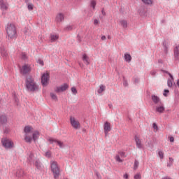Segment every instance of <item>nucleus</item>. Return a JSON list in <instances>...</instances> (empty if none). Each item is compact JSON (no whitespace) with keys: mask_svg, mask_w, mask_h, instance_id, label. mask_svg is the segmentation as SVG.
I'll list each match as a JSON object with an SVG mask.
<instances>
[{"mask_svg":"<svg viewBox=\"0 0 179 179\" xmlns=\"http://www.w3.org/2000/svg\"><path fill=\"white\" fill-rule=\"evenodd\" d=\"M83 61L86 64V65H89L90 64V62L89 61V57H87V55L84 54L83 55Z\"/></svg>","mask_w":179,"mask_h":179,"instance_id":"obj_23","label":"nucleus"},{"mask_svg":"<svg viewBox=\"0 0 179 179\" xmlns=\"http://www.w3.org/2000/svg\"><path fill=\"white\" fill-rule=\"evenodd\" d=\"M158 155L159 156V159H164V152L163 151H159Z\"/></svg>","mask_w":179,"mask_h":179,"instance_id":"obj_31","label":"nucleus"},{"mask_svg":"<svg viewBox=\"0 0 179 179\" xmlns=\"http://www.w3.org/2000/svg\"><path fill=\"white\" fill-rule=\"evenodd\" d=\"M71 92L75 96L76 94H78V90H76V87H71Z\"/></svg>","mask_w":179,"mask_h":179,"instance_id":"obj_33","label":"nucleus"},{"mask_svg":"<svg viewBox=\"0 0 179 179\" xmlns=\"http://www.w3.org/2000/svg\"><path fill=\"white\" fill-rule=\"evenodd\" d=\"M99 23H100V20H97V19H95V20H94V24L95 26H97V24H99Z\"/></svg>","mask_w":179,"mask_h":179,"instance_id":"obj_41","label":"nucleus"},{"mask_svg":"<svg viewBox=\"0 0 179 179\" xmlns=\"http://www.w3.org/2000/svg\"><path fill=\"white\" fill-rule=\"evenodd\" d=\"M69 87V85L64 83L60 86L56 87L55 89V92H56V93H62V92L68 90Z\"/></svg>","mask_w":179,"mask_h":179,"instance_id":"obj_8","label":"nucleus"},{"mask_svg":"<svg viewBox=\"0 0 179 179\" xmlns=\"http://www.w3.org/2000/svg\"><path fill=\"white\" fill-rule=\"evenodd\" d=\"M50 80V73H45L42 75L41 83L43 86H47L48 85V81Z\"/></svg>","mask_w":179,"mask_h":179,"instance_id":"obj_9","label":"nucleus"},{"mask_svg":"<svg viewBox=\"0 0 179 179\" xmlns=\"http://www.w3.org/2000/svg\"><path fill=\"white\" fill-rule=\"evenodd\" d=\"M170 79L168 80L167 85L169 87H173V82H174V78L171 74H169Z\"/></svg>","mask_w":179,"mask_h":179,"instance_id":"obj_18","label":"nucleus"},{"mask_svg":"<svg viewBox=\"0 0 179 179\" xmlns=\"http://www.w3.org/2000/svg\"><path fill=\"white\" fill-rule=\"evenodd\" d=\"M141 16H145V13H142V11L140 12Z\"/></svg>","mask_w":179,"mask_h":179,"instance_id":"obj_52","label":"nucleus"},{"mask_svg":"<svg viewBox=\"0 0 179 179\" xmlns=\"http://www.w3.org/2000/svg\"><path fill=\"white\" fill-rule=\"evenodd\" d=\"M117 155H120L122 159L123 157H125V152H120Z\"/></svg>","mask_w":179,"mask_h":179,"instance_id":"obj_38","label":"nucleus"},{"mask_svg":"<svg viewBox=\"0 0 179 179\" xmlns=\"http://www.w3.org/2000/svg\"><path fill=\"white\" fill-rule=\"evenodd\" d=\"M96 3L95 1H93L91 2V6H92V8H93V9H94V8H96Z\"/></svg>","mask_w":179,"mask_h":179,"instance_id":"obj_39","label":"nucleus"},{"mask_svg":"<svg viewBox=\"0 0 179 179\" xmlns=\"http://www.w3.org/2000/svg\"><path fill=\"white\" fill-rule=\"evenodd\" d=\"M177 86L179 87V80H177Z\"/></svg>","mask_w":179,"mask_h":179,"instance_id":"obj_53","label":"nucleus"},{"mask_svg":"<svg viewBox=\"0 0 179 179\" xmlns=\"http://www.w3.org/2000/svg\"><path fill=\"white\" fill-rule=\"evenodd\" d=\"M1 55H3V57H7L8 56V53L6 52H1Z\"/></svg>","mask_w":179,"mask_h":179,"instance_id":"obj_45","label":"nucleus"},{"mask_svg":"<svg viewBox=\"0 0 179 179\" xmlns=\"http://www.w3.org/2000/svg\"><path fill=\"white\" fill-rule=\"evenodd\" d=\"M50 96L52 99V100H54V101H58V96H57V94L54 92H51L50 94Z\"/></svg>","mask_w":179,"mask_h":179,"instance_id":"obj_26","label":"nucleus"},{"mask_svg":"<svg viewBox=\"0 0 179 179\" xmlns=\"http://www.w3.org/2000/svg\"><path fill=\"white\" fill-rule=\"evenodd\" d=\"M0 122L1 124H6L8 122V117L6 115H1L0 117Z\"/></svg>","mask_w":179,"mask_h":179,"instance_id":"obj_24","label":"nucleus"},{"mask_svg":"<svg viewBox=\"0 0 179 179\" xmlns=\"http://www.w3.org/2000/svg\"><path fill=\"white\" fill-rule=\"evenodd\" d=\"M27 8L29 10H33V9H34V5L31 3H29L27 4Z\"/></svg>","mask_w":179,"mask_h":179,"instance_id":"obj_29","label":"nucleus"},{"mask_svg":"<svg viewBox=\"0 0 179 179\" xmlns=\"http://www.w3.org/2000/svg\"><path fill=\"white\" fill-rule=\"evenodd\" d=\"M17 177H20V175L17 174Z\"/></svg>","mask_w":179,"mask_h":179,"instance_id":"obj_56","label":"nucleus"},{"mask_svg":"<svg viewBox=\"0 0 179 179\" xmlns=\"http://www.w3.org/2000/svg\"><path fill=\"white\" fill-rule=\"evenodd\" d=\"M163 47L164 48V50L167 52V50L169 48V44H167V43H163Z\"/></svg>","mask_w":179,"mask_h":179,"instance_id":"obj_35","label":"nucleus"},{"mask_svg":"<svg viewBox=\"0 0 179 179\" xmlns=\"http://www.w3.org/2000/svg\"><path fill=\"white\" fill-rule=\"evenodd\" d=\"M48 141L49 142V143H50V145H57V146H59L60 148V149H62V148H64V142L55 139L54 138H48Z\"/></svg>","mask_w":179,"mask_h":179,"instance_id":"obj_7","label":"nucleus"},{"mask_svg":"<svg viewBox=\"0 0 179 179\" xmlns=\"http://www.w3.org/2000/svg\"><path fill=\"white\" fill-rule=\"evenodd\" d=\"M124 86L127 87L128 86V82L127 80H124L123 83Z\"/></svg>","mask_w":179,"mask_h":179,"instance_id":"obj_48","label":"nucleus"},{"mask_svg":"<svg viewBox=\"0 0 179 179\" xmlns=\"http://www.w3.org/2000/svg\"><path fill=\"white\" fill-rule=\"evenodd\" d=\"M115 159L118 163H122V158L118 154L115 156Z\"/></svg>","mask_w":179,"mask_h":179,"instance_id":"obj_28","label":"nucleus"},{"mask_svg":"<svg viewBox=\"0 0 179 179\" xmlns=\"http://www.w3.org/2000/svg\"><path fill=\"white\" fill-rule=\"evenodd\" d=\"M45 157H51V152L48 151L45 152Z\"/></svg>","mask_w":179,"mask_h":179,"instance_id":"obj_42","label":"nucleus"},{"mask_svg":"<svg viewBox=\"0 0 179 179\" xmlns=\"http://www.w3.org/2000/svg\"><path fill=\"white\" fill-rule=\"evenodd\" d=\"M6 31L8 38L10 40H13L17 36L16 26L12 23L7 24L6 27Z\"/></svg>","mask_w":179,"mask_h":179,"instance_id":"obj_2","label":"nucleus"},{"mask_svg":"<svg viewBox=\"0 0 179 179\" xmlns=\"http://www.w3.org/2000/svg\"><path fill=\"white\" fill-rule=\"evenodd\" d=\"M24 139L27 143H31L32 141L36 142L40 138V131H35L33 132V127L26 126L24 129Z\"/></svg>","mask_w":179,"mask_h":179,"instance_id":"obj_1","label":"nucleus"},{"mask_svg":"<svg viewBox=\"0 0 179 179\" xmlns=\"http://www.w3.org/2000/svg\"><path fill=\"white\" fill-rule=\"evenodd\" d=\"M103 131L105 132L106 136H107V135H108V132H110V131H111V124H110V122H106L104 123Z\"/></svg>","mask_w":179,"mask_h":179,"instance_id":"obj_11","label":"nucleus"},{"mask_svg":"<svg viewBox=\"0 0 179 179\" xmlns=\"http://www.w3.org/2000/svg\"><path fill=\"white\" fill-rule=\"evenodd\" d=\"M173 163H174V159H173V158H169V161L168 162L167 166L171 167V166H173Z\"/></svg>","mask_w":179,"mask_h":179,"instance_id":"obj_30","label":"nucleus"},{"mask_svg":"<svg viewBox=\"0 0 179 179\" xmlns=\"http://www.w3.org/2000/svg\"><path fill=\"white\" fill-rule=\"evenodd\" d=\"M142 178V176H141L140 173H137L134 176V179H141Z\"/></svg>","mask_w":179,"mask_h":179,"instance_id":"obj_36","label":"nucleus"},{"mask_svg":"<svg viewBox=\"0 0 179 179\" xmlns=\"http://www.w3.org/2000/svg\"><path fill=\"white\" fill-rule=\"evenodd\" d=\"M38 64H40L41 66H44V62L41 59H38L37 62Z\"/></svg>","mask_w":179,"mask_h":179,"instance_id":"obj_40","label":"nucleus"},{"mask_svg":"<svg viewBox=\"0 0 179 179\" xmlns=\"http://www.w3.org/2000/svg\"><path fill=\"white\" fill-rule=\"evenodd\" d=\"M136 146L138 149H142L143 148V145H142V141L141 139H139L138 137H136L135 138Z\"/></svg>","mask_w":179,"mask_h":179,"instance_id":"obj_14","label":"nucleus"},{"mask_svg":"<svg viewBox=\"0 0 179 179\" xmlns=\"http://www.w3.org/2000/svg\"><path fill=\"white\" fill-rule=\"evenodd\" d=\"M152 127L155 131H157V129H159V128L157 127V124H156V123H153Z\"/></svg>","mask_w":179,"mask_h":179,"instance_id":"obj_44","label":"nucleus"},{"mask_svg":"<svg viewBox=\"0 0 179 179\" xmlns=\"http://www.w3.org/2000/svg\"><path fill=\"white\" fill-rule=\"evenodd\" d=\"M170 91H169V90H164V92L163 94V95L165 96V97H167V93H169Z\"/></svg>","mask_w":179,"mask_h":179,"instance_id":"obj_43","label":"nucleus"},{"mask_svg":"<svg viewBox=\"0 0 179 179\" xmlns=\"http://www.w3.org/2000/svg\"><path fill=\"white\" fill-rule=\"evenodd\" d=\"M33 164L38 169V170L41 169V163L40 162V160L36 159L34 160V162H32Z\"/></svg>","mask_w":179,"mask_h":179,"instance_id":"obj_15","label":"nucleus"},{"mask_svg":"<svg viewBox=\"0 0 179 179\" xmlns=\"http://www.w3.org/2000/svg\"><path fill=\"white\" fill-rule=\"evenodd\" d=\"M152 100L155 104H157V103L160 102V98L156 95H152Z\"/></svg>","mask_w":179,"mask_h":179,"instance_id":"obj_21","label":"nucleus"},{"mask_svg":"<svg viewBox=\"0 0 179 179\" xmlns=\"http://www.w3.org/2000/svg\"><path fill=\"white\" fill-rule=\"evenodd\" d=\"M59 38V36L58 34H51L50 35V42L54 43L57 41Z\"/></svg>","mask_w":179,"mask_h":179,"instance_id":"obj_17","label":"nucleus"},{"mask_svg":"<svg viewBox=\"0 0 179 179\" xmlns=\"http://www.w3.org/2000/svg\"><path fill=\"white\" fill-rule=\"evenodd\" d=\"M120 26L123 27V29H127L128 27V22L125 20H122L119 22Z\"/></svg>","mask_w":179,"mask_h":179,"instance_id":"obj_16","label":"nucleus"},{"mask_svg":"<svg viewBox=\"0 0 179 179\" xmlns=\"http://www.w3.org/2000/svg\"><path fill=\"white\" fill-rule=\"evenodd\" d=\"M138 166H139V162H138V161H135L134 169V170H136Z\"/></svg>","mask_w":179,"mask_h":179,"instance_id":"obj_34","label":"nucleus"},{"mask_svg":"<svg viewBox=\"0 0 179 179\" xmlns=\"http://www.w3.org/2000/svg\"><path fill=\"white\" fill-rule=\"evenodd\" d=\"M37 158L34 157V155H33V153H30L29 155V157L27 158L28 162H29V163H34L35 160Z\"/></svg>","mask_w":179,"mask_h":179,"instance_id":"obj_19","label":"nucleus"},{"mask_svg":"<svg viewBox=\"0 0 179 179\" xmlns=\"http://www.w3.org/2000/svg\"><path fill=\"white\" fill-rule=\"evenodd\" d=\"M70 124L74 129H80V122L76 117L70 116Z\"/></svg>","mask_w":179,"mask_h":179,"instance_id":"obj_6","label":"nucleus"},{"mask_svg":"<svg viewBox=\"0 0 179 179\" xmlns=\"http://www.w3.org/2000/svg\"><path fill=\"white\" fill-rule=\"evenodd\" d=\"M22 57L23 59H26V58H27V55L25 53H22Z\"/></svg>","mask_w":179,"mask_h":179,"instance_id":"obj_46","label":"nucleus"},{"mask_svg":"<svg viewBox=\"0 0 179 179\" xmlns=\"http://www.w3.org/2000/svg\"><path fill=\"white\" fill-rule=\"evenodd\" d=\"M50 169L52 173H53L54 178L55 179L58 178L61 174V169L59 168V166L58 165V162L55 161H51L50 162Z\"/></svg>","mask_w":179,"mask_h":179,"instance_id":"obj_4","label":"nucleus"},{"mask_svg":"<svg viewBox=\"0 0 179 179\" xmlns=\"http://www.w3.org/2000/svg\"><path fill=\"white\" fill-rule=\"evenodd\" d=\"M123 178H124V179H128L129 178V176H128V174H124V176H123Z\"/></svg>","mask_w":179,"mask_h":179,"instance_id":"obj_49","label":"nucleus"},{"mask_svg":"<svg viewBox=\"0 0 179 179\" xmlns=\"http://www.w3.org/2000/svg\"><path fill=\"white\" fill-rule=\"evenodd\" d=\"M141 1H150V0H141Z\"/></svg>","mask_w":179,"mask_h":179,"instance_id":"obj_55","label":"nucleus"},{"mask_svg":"<svg viewBox=\"0 0 179 179\" xmlns=\"http://www.w3.org/2000/svg\"><path fill=\"white\" fill-rule=\"evenodd\" d=\"M164 106H163V104H161L159 106H157V108H156V111L157 112V113H164Z\"/></svg>","mask_w":179,"mask_h":179,"instance_id":"obj_22","label":"nucleus"},{"mask_svg":"<svg viewBox=\"0 0 179 179\" xmlns=\"http://www.w3.org/2000/svg\"><path fill=\"white\" fill-rule=\"evenodd\" d=\"M143 2L145 5H152L153 3L152 1H144Z\"/></svg>","mask_w":179,"mask_h":179,"instance_id":"obj_37","label":"nucleus"},{"mask_svg":"<svg viewBox=\"0 0 179 179\" xmlns=\"http://www.w3.org/2000/svg\"><path fill=\"white\" fill-rule=\"evenodd\" d=\"M31 71V67L29 64H24L22 67L20 69V73L22 75H26L27 73H29Z\"/></svg>","mask_w":179,"mask_h":179,"instance_id":"obj_10","label":"nucleus"},{"mask_svg":"<svg viewBox=\"0 0 179 179\" xmlns=\"http://www.w3.org/2000/svg\"><path fill=\"white\" fill-rule=\"evenodd\" d=\"M25 86L28 92H36V90H38V85H37V83H36L34 79L31 76L27 78Z\"/></svg>","mask_w":179,"mask_h":179,"instance_id":"obj_3","label":"nucleus"},{"mask_svg":"<svg viewBox=\"0 0 179 179\" xmlns=\"http://www.w3.org/2000/svg\"><path fill=\"white\" fill-rule=\"evenodd\" d=\"M64 15L61 13H58L56 16V22L57 23H61L62 22H64Z\"/></svg>","mask_w":179,"mask_h":179,"instance_id":"obj_13","label":"nucleus"},{"mask_svg":"<svg viewBox=\"0 0 179 179\" xmlns=\"http://www.w3.org/2000/svg\"><path fill=\"white\" fill-rule=\"evenodd\" d=\"M0 8L2 10H6L8 9V4L5 1H0Z\"/></svg>","mask_w":179,"mask_h":179,"instance_id":"obj_20","label":"nucleus"},{"mask_svg":"<svg viewBox=\"0 0 179 179\" xmlns=\"http://www.w3.org/2000/svg\"><path fill=\"white\" fill-rule=\"evenodd\" d=\"M124 59L127 62H131L132 61V57H131V55L128 53L124 54Z\"/></svg>","mask_w":179,"mask_h":179,"instance_id":"obj_25","label":"nucleus"},{"mask_svg":"<svg viewBox=\"0 0 179 179\" xmlns=\"http://www.w3.org/2000/svg\"><path fill=\"white\" fill-rule=\"evenodd\" d=\"M174 58L177 61L179 60V45H176L173 48Z\"/></svg>","mask_w":179,"mask_h":179,"instance_id":"obj_12","label":"nucleus"},{"mask_svg":"<svg viewBox=\"0 0 179 179\" xmlns=\"http://www.w3.org/2000/svg\"><path fill=\"white\" fill-rule=\"evenodd\" d=\"M106 90V86L101 85L99 86V89L98 90V93L100 94L102 92H104Z\"/></svg>","mask_w":179,"mask_h":179,"instance_id":"obj_27","label":"nucleus"},{"mask_svg":"<svg viewBox=\"0 0 179 179\" xmlns=\"http://www.w3.org/2000/svg\"><path fill=\"white\" fill-rule=\"evenodd\" d=\"M101 13H102L103 16H106V11L104 10V9H102Z\"/></svg>","mask_w":179,"mask_h":179,"instance_id":"obj_50","label":"nucleus"},{"mask_svg":"<svg viewBox=\"0 0 179 179\" xmlns=\"http://www.w3.org/2000/svg\"><path fill=\"white\" fill-rule=\"evenodd\" d=\"M169 141L170 142H174V137L173 136L169 137Z\"/></svg>","mask_w":179,"mask_h":179,"instance_id":"obj_47","label":"nucleus"},{"mask_svg":"<svg viewBox=\"0 0 179 179\" xmlns=\"http://www.w3.org/2000/svg\"><path fill=\"white\" fill-rule=\"evenodd\" d=\"M73 27L71 25H67L66 27H64L65 31H70V30H72Z\"/></svg>","mask_w":179,"mask_h":179,"instance_id":"obj_32","label":"nucleus"},{"mask_svg":"<svg viewBox=\"0 0 179 179\" xmlns=\"http://www.w3.org/2000/svg\"><path fill=\"white\" fill-rule=\"evenodd\" d=\"M106 36H102L101 38V39L103 40V41L106 40Z\"/></svg>","mask_w":179,"mask_h":179,"instance_id":"obj_51","label":"nucleus"},{"mask_svg":"<svg viewBox=\"0 0 179 179\" xmlns=\"http://www.w3.org/2000/svg\"><path fill=\"white\" fill-rule=\"evenodd\" d=\"M1 143L5 149H12L15 148V143L10 138H3L1 139Z\"/></svg>","mask_w":179,"mask_h":179,"instance_id":"obj_5","label":"nucleus"},{"mask_svg":"<svg viewBox=\"0 0 179 179\" xmlns=\"http://www.w3.org/2000/svg\"><path fill=\"white\" fill-rule=\"evenodd\" d=\"M155 74H156V73L155 71L152 72V75H155Z\"/></svg>","mask_w":179,"mask_h":179,"instance_id":"obj_54","label":"nucleus"}]
</instances>
